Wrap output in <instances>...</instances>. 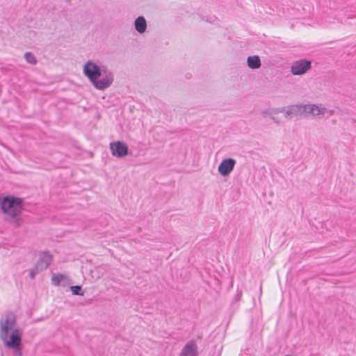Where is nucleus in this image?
Instances as JSON below:
<instances>
[{"mask_svg": "<svg viewBox=\"0 0 356 356\" xmlns=\"http://www.w3.org/2000/svg\"><path fill=\"white\" fill-rule=\"evenodd\" d=\"M16 318L13 314H8L5 319L0 321V337L6 348L12 350L13 356H22V332L18 328L14 329L8 337V332L15 325Z\"/></svg>", "mask_w": 356, "mask_h": 356, "instance_id": "nucleus-1", "label": "nucleus"}, {"mask_svg": "<svg viewBox=\"0 0 356 356\" xmlns=\"http://www.w3.org/2000/svg\"><path fill=\"white\" fill-rule=\"evenodd\" d=\"M83 72L94 87L98 90H104L113 82V74L105 67H100L96 63L88 60L83 66Z\"/></svg>", "mask_w": 356, "mask_h": 356, "instance_id": "nucleus-2", "label": "nucleus"}, {"mask_svg": "<svg viewBox=\"0 0 356 356\" xmlns=\"http://www.w3.org/2000/svg\"><path fill=\"white\" fill-rule=\"evenodd\" d=\"M22 199L15 197H6L2 200L1 209L3 213L15 218L20 214L22 210Z\"/></svg>", "mask_w": 356, "mask_h": 356, "instance_id": "nucleus-3", "label": "nucleus"}, {"mask_svg": "<svg viewBox=\"0 0 356 356\" xmlns=\"http://www.w3.org/2000/svg\"><path fill=\"white\" fill-rule=\"evenodd\" d=\"M284 116L287 119H292L298 116L306 115V105L305 104H293L284 107Z\"/></svg>", "mask_w": 356, "mask_h": 356, "instance_id": "nucleus-4", "label": "nucleus"}, {"mask_svg": "<svg viewBox=\"0 0 356 356\" xmlns=\"http://www.w3.org/2000/svg\"><path fill=\"white\" fill-rule=\"evenodd\" d=\"M312 67V62L305 59L294 61L291 67V72L293 75L305 74Z\"/></svg>", "mask_w": 356, "mask_h": 356, "instance_id": "nucleus-5", "label": "nucleus"}, {"mask_svg": "<svg viewBox=\"0 0 356 356\" xmlns=\"http://www.w3.org/2000/svg\"><path fill=\"white\" fill-rule=\"evenodd\" d=\"M110 149L113 156L118 158L127 156L129 152L127 145L121 141L111 143Z\"/></svg>", "mask_w": 356, "mask_h": 356, "instance_id": "nucleus-6", "label": "nucleus"}, {"mask_svg": "<svg viewBox=\"0 0 356 356\" xmlns=\"http://www.w3.org/2000/svg\"><path fill=\"white\" fill-rule=\"evenodd\" d=\"M236 163L232 158L223 159L218 167V172L224 177L229 175L233 171Z\"/></svg>", "mask_w": 356, "mask_h": 356, "instance_id": "nucleus-7", "label": "nucleus"}, {"mask_svg": "<svg viewBox=\"0 0 356 356\" xmlns=\"http://www.w3.org/2000/svg\"><path fill=\"white\" fill-rule=\"evenodd\" d=\"M52 259V255L49 251L44 252L35 265L36 271L41 272L47 269L51 264Z\"/></svg>", "mask_w": 356, "mask_h": 356, "instance_id": "nucleus-8", "label": "nucleus"}, {"mask_svg": "<svg viewBox=\"0 0 356 356\" xmlns=\"http://www.w3.org/2000/svg\"><path fill=\"white\" fill-rule=\"evenodd\" d=\"M307 111L306 115L311 114L314 116L320 115H324L325 113H328L330 115H333V111H327L322 104H305Z\"/></svg>", "mask_w": 356, "mask_h": 356, "instance_id": "nucleus-9", "label": "nucleus"}, {"mask_svg": "<svg viewBox=\"0 0 356 356\" xmlns=\"http://www.w3.org/2000/svg\"><path fill=\"white\" fill-rule=\"evenodd\" d=\"M180 355L183 356H198L197 346L195 341H189L182 348Z\"/></svg>", "mask_w": 356, "mask_h": 356, "instance_id": "nucleus-10", "label": "nucleus"}, {"mask_svg": "<svg viewBox=\"0 0 356 356\" xmlns=\"http://www.w3.org/2000/svg\"><path fill=\"white\" fill-rule=\"evenodd\" d=\"M67 277L61 273L54 274L51 277V284L55 286L63 285L65 286L67 284Z\"/></svg>", "mask_w": 356, "mask_h": 356, "instance_id": "nucleus-11", "label": "nucleus"}, {"mask_svg": "<svg viewBox=\"0 0 356 356\" xmlns=\"http://www.w3.org/2000/svg\"><path fill=\"white\" fill-rule=\"evenodd\" d=\"M135 29L139 33H143L147 29V22L144 17H138L134 22Z\"/></svg>", "mask_w": 356, "mask_h": 356, "instance_id": "nucleus-12", "label": "nucleus"}, {"mask_svg": "<svg viewBox=\"0 0 356 356\" xmlns=\"http://www.w3.org/2000/svg\"><path fill=\"white\" fill-rule=\"evenodd\" d=\"M248 66L250 69L256 70L261 67V60L259 56H250L247 59Z\"/></svg>", "mask_w": 356, "mask_h": 356, "instance_id": "nucleus-13", "label": "nucleus"}, {"mask_svg": "<svg viewBox=\"0 0 356 356\" xmlns=\"http://www.w3.org/2000/svg\"><path fill=\"white\" fill-rule=\"evenodd\" d=\"M284 111V108H273V109H268L265 110L261 112V114L264 117H269L270 118L273 117V115H276L277 114L280 113H282Z\"/></svg>", "mask_w": 356, "mask_h": 356, "instance_id": "nucleus-14", "label": "nucleus"}, {"mask_svg": "<svg viewBox=\"0 0 356 356\" xmlns=\"http://www.w3.org/2000/svg\"><path fill=\"white\" fill-rule=\"evenodd\" d=\"M24 58L28 63L31 65H35L38 63L35 55L31 52H26L24 54Z\"/></svg>", "mask_w": 356, "mask_h": 356, "instance_id": "nucleus-15", "label": "nucleus"}, {"mask_svg": "<svg viewBox=\"0 0 356 356\" xmlns=\"http://www.w3.org/2000/svg\"><path fill=\"white\" fill-rule=\"evenodd\" d=\"M70 290L73 295L83 296L84 293L82 291L81 286L79 285L71 286Z\"/></svg>", "mask_w": 356, "mask_h": 356, "instance_id": "nucleus-16", "label": "nucleus"}, {"mask_svg": "<svg viewBox=\"0 0 356 356\" xmlns=\"http://www.w3.org/2000/svg\"><path fill=\"white\" fill-rule=\"evenodd\" d=\"M38 273V272L36 271V270H35V266L33 268L31 269V270H30V277H31V278L33 279L35 277L36 273Z\"/></svg>", "mask_w": 356, "mask_h": 356, "instance_id": "nucleus-17", "label": "nucleus"}, {"mask_svg": "<svg viewBox=\"0 0 356 356\" xmlns=\"http://www.w3.org/2000/svg\"><path fill=\"white\" fill-rule=\"evenodd\" d=\"M270 119L277 124H281V121L277 119L275 115H273V117L270 118Z\"/></svg>", "mask_w": 356, "mask_h": 356, "instance_id": "nucleus-18", "label": "nucleus"}, {"mask_svg": "<svg viewBox=\"0 0 356 356\" xmlns=\"http://www.w3.org/2000/svg\"><path fill=\"white\" fill-rule=\"evenodd\" d=\"M241 296H242V292L241 291H238L236 296H235V300L236 301H238L241 300Z\"/></svg>", "mask_w": 356, "mask_h": 356, "instance_id": "nucleus-19", "label": "nucleus"}, {"mask_svg": "<svg viewBox=\"0 0 356 356\" xmlns=\"http://www.w3.org/2000/svg\"><path fill=\"white\" fill-rule=\"evenodd\" d=\"M16 222H17V225H19V220L18 219L16 220Z\"/></svg>", "mask_w": 356, "mask_h": 356, "instance_id": "nucleus-20", "label": "nucleus"}, {"mask_svg": "<svg viewBox=\"0 0 356 356\" xmlns=\"http://www.w3.org/2000/svg\"><path fill=\"white\" fill-rule=\"evenodd\" d=\"M2 200L0 199V207H1Z\"/></svg>", "mask_w": 356, "mask_h": 356, "instance_id": "nucleus-21", "label": "nucleus"}]
</instances>
